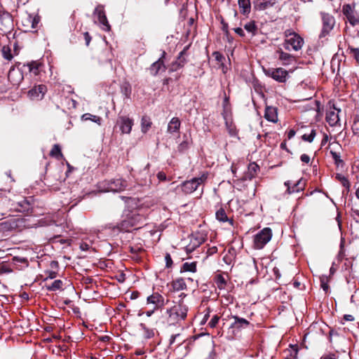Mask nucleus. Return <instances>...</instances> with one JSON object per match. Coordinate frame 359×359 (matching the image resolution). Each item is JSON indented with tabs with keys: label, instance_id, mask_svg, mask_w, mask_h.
I'll return each instance as SVG.
<instances>
[{
	"label": "nucleus",
	"instance_id": "nucleus-59",
	"mask_svg": "<svg viewBox=\"0 0 359 359\" xmlns=\"http://www.w3.org/2000/svg\"><path fill=\"white\" fill-rule=\"evenodd\" d=\"M217 283H218V284H221V285H225L226 284V281H225L224 278L222 276H218V278H217Z\"/></svg>",
	"mask_w": 359,
	"mask_h": 359
},
{
	"label": "nucleus",
	"instance_id": "nucleus-9",
	"mask_svg": "<svg viewBox=\"0 0 359 359\" xmlns=\"http://www.w3.org/2000/svg\"><path fill=\"white\" fill-rule=\"evenodd\" d=\"M188 309L186 305L179 304L168 310L170 318L175 321L184 320L187 317Z\"/></svg>",
	"mask_w": 359,
	"mask_h": 359
},
{
	"label": "nucleus",
	"instance_id": "nucleus-17",
	"mask_svg": "<svg viewBox=\"0 0 359 359\" xmlns=\"http://www.w3.org/2000/svg\"><path fill=\"white\" fill-rule=\"evenodd\" d=\"M276 3V0H253V7L256 11H264L272 7Z\"/></svg>",
	"mask_w": 359,
	"mask_h": 359
},
{
	"label": "nucleus",
	"instance_id": "nucleus-35",
	"mask_svg": "<svg viewBox=\"0 0 359 359\" xmlns=\"http://www.w3.org/2000/svg\"><path fill=\"white\" fill-rule=\"evenodd\" d=\"M216 218L217 220L222 222L228 221V217L223 208H220L216 212Z\"/></svg>",
	"mask_w": 359,
	"mask_h": 359
},
{
	"label": "nucleus",
	"instance_id": "nucleus-44",
	"mask_svg": "<svg viewBox=\"0 0 359 359\" xmlns=\"http://www.w3.org/2000/svg\"><path fill=\"white\" fill-rule=\"evenodd\" d=\"M213 56L215 57L216 61L222 63V65L223 64V61L225 60V57L222 53L215 51L213 53Z\"/></svg>",
	"mask_w": 359,
	"mask_h": 359
},
{
	"label": "nucleus",
	"instance_id": "nucleus-52",
	"mask_svg": "<svg viewBox=\"0 0 359 359\" xmlns=\"http://www.w3.org/2000/svg\"><path fill=\"white\" fill-rule=\"evenodd\" d=\"M157 178L159 181H165L166 180L167 177H166V175L165 172H158L157 174Z\"/></svg>",
	"mask_w": 359,
	"mask_h": 359
},
{
	"label": "nucleus",
	"instance_id": "nucleus-5",
	"mask_svg": "<svg viewBox=\"0 0 359 359\" xmlns=\"http://www.w3.org/2000/svg\"><path fill=\"white\" fill-rule=\"evenodd\" d=\"M93 16L95 18V22H98L102 30L109 32L111 29L110 25L104 12V6L98 5L94 10Z\"/></svg>",
	"mask_w": 359,
	"mask_h": 359
},
{
	"label": "nucleus",
	"instance_id": "nucleus-1",
	"mask_svg": "<svg viewBox=\"0 0 359 359\" xmlns=\"http://www.w3.org/2000/svg\"><path fill=\"white\" fill-rule=\"evenodd\" d=\"M145 219V215L140 213V210L131 211L121 222L117 224L116 228L120 231L128 232L133 228L140 229L144 224Z\"/></svg>",
	"mask_w": 359,
	"mask_h": 359
},
{
	"label": "nucleus",
	"instance_id": "nucleus-53",
	"mask_svg": "<svg viewBox=\"0 0 359 359\" xmlns=\"http://www.w3.org/2000/svg\"><path fill=\"white\" fill-rule=\"evenodd\" d=\"M300 159L302 162L305 163H309V161H310V157L309 156H308L307 154H302L300 157Z\"/></svg>",
	"mask_w": 359,
	"mask_h": 359
},
{
	"label": "nucleus",
	"instance_id": "nucleus-14",
	"mask_svg": "<svg viewBox=\"0 0 359 359\" xmlns=\"http://www.w3.org/2000/svg\"><path fill=\"white\" fill-rule=\"evenodd\" d=\"M117 125L122 133L129 134L133 126V121L127 116H120L117 120Z\"/></svg>",
	"mask_w": 359,
	"mask_h": 359
},
{
	"label": "nucleus",
	"instance_id": "nucleus-58",
	"mask_svg": "<svg viewBox=\"0 0 359 359\" xmlns=\"http://www.w3.org/2000/svg\"><path fill=\"white\" fill-rule=\"evenodd\" d=\"M178 337H180L179 334L172 335L171 337H170V345H172V344H174L175 341V339Z\"/></svg>",
	"mask_w": 359,
	"mask_h": 359
},
{
	"label": "nucleus",
	"instance_id": "nucleus-34",
	"mask_svg": "<svg viewBox=\"0 0 359 359\" xmlns=\"http://www.w3.org/2000/svg\"><path fill=\"white\" fill-rule=\"evenodd\" d=\"M50 155L53 157L56 158L57 160L63 157V155L61 152L60 147L58 144H54L50 152Z\"/></svg>",
	"mask_w": 359,
	"mask_h": 359
},
{
	"label": "nucleus",
	"instance_id": "nucleus-10",
	"mask_svg": "<svg viewBox=\"0 0 359 359\" xmlns=\"http://www.w3.org/2000/svg\"><path fill=\"white\" fill-rule=\"evenodd\" d=\"M342 12L352 26L359 24V14L355 11L354 5L344 4L342 7Z\"/></svg>",
	"mask_w": 359,
	"mask_h": 359
},
{
	"label": "nucleus",
	"instance_id": "nucleus-16",
	"mask_svg": "<svg viewBox=\"0 0 359 359\" xmlns=\"http://www.w3.org/2000/svg\"><path fill=\"white\" fill-rule=\"evenodd\" d=\"M46 92V86L39 85L29 90L28 95L31 99L41 100Z\"/></svg>",
	"mask_w": 359,
	"mask_h": 359
},
{
	"label": "nucleus",
	"instance_id": "nucleus-46",
	"mask_svg": "<svg viewBox=\"0 0 359 359\" xmlns=\"http://www.w3.org/2000/svg\"><path fill=\"white\" fill-rule=\"evenodd\" d=\"M320 285L324 291L327 292L328 290L327 277L323 276L320 278Z\"/></svg>",
	"mask_w": 359,
	"mask_h": 359
},
{
	"label": "nucleus",
	"instance_id": "nucleus-32",
	"mask_svg": "<svg viewBox=\"0 0 359 359\" xmlns=\"http://www.w3.org/2000/svg\"><path fill=\"white\" fill-rule=\"evenodd\" d=\"M244 28L248 33H250L252 36H255L257 34V27L255 21H250L246 23L244 25Z\"/></svg>",
	"mask_w": 359,
	"mask_h": 359
},
{
	"label": "nucleus",
	"instance_id": "nucleus-36",
	"mask_svg": "<svg viewBox=\"0 0 359 359\" xmlns=\"http://www.w3.org/2000/svg\"><path fill=\"white\" fill-rule=\"evenodd\" d=\"M330 154L334 161L335 164L339 166L343 164V160L341 158V156L339 153L333 151H330Z\"/></svg>",
	"mask_w": 359,
	"mask_h": 359
},
{
	"label": "nucleus",
	"instance_id": "nucleus-41",
	"mask_svg": "<svg viewBox=\"0 0 359 359\" xmlns=\"http://www.w3.org/2000/svg\"><path fill=\"white\" fill-rule=\"evenodd\" d=\"M315 136H316V130H312L309 135L304 134L302 136V139L304 141H306V142H313Z\"/></svg>",
	"mask_w": 359,
	"mask_h": 359
},
{
	"label": "nucleus",
	"instance_id": "nucleus-20",
	"mask_svg": "<svg viewBox=\"0 0 359 359\" xmlns=\"http://www.w3.org/2000/svg\"><path fill=\"white\" fill-rule=\"evenodd\" d=\"M234 322L231 324V327L241 330L245 328L250 325V322L245 318H240L238 316H233Z\"/></svg>",
	"mask_w": 359,
	"mask_h": 359
},
{
	"label": "nucleus",
	"instance_id": "nucleus-6",
	"mask_svg": "<svg viewBox=\"0 0 359 359\" xmlns=\"http://www.w3.org/2000/svg\"><path fill=\"white\" fill-rule=\"evenodd\" d=\"M272 237L271 229L264 228L254 237V248L255 249H262L265 245L270 241Z\"/></svg>",
	"mask_w": 359,
	"mask_h": 359
},
{
	"label": "nucleus",
	"instance_id": "nucleus-4",
	"mask_svg": "<svg viewBox=\"0 0 359 359\" xmlns=\"http://www.w3.org/2000/svg\"><path fill=\"white\" fill-rule=\"evenodd\" d=\"M208 179V174L203 172L198 177H194L190 180H187L182 184V191L185 194H191L195 191L198 186L204 183Z\"/></svg>",
	"mask_w": 359,
	"mask_h": 359
},
{
	"label": "nucleus",
	"instance_id": "nucleus-3",
	"mask_svg": "<svg viewBox=\"0 0 359 359\" xmlns=\"http://www.w3.org/2000/svg\"><path fill=\"white\" fill-rule=\"evenodd\" d=\"M285 39L283 47L287 50H290L291 48L295 51L299 50L304 45V39L297 34L286 30L285 32Z\"/></svg>",
	"mask_w": 359,
	"mask_h": 359
},
{
	"label": "nucleus",
	"instance_id": "nucleus-25",
	"mask_svg": "<svg viewBox=\"0 0 359 359\" xmlns=\"http://www.w3.org/2000/svg\"><path fill=\"white\" fill-rule=\"evenodd\" d=\"M241 13L243 15H248L251 11L250 0H238V1Z\"/></svg>",
	"mask_w": 359,
	"mask_h": 359
},
{
	"label": "nucleus",
	"instance_id": "nucleus-30",
	"mask_svg": "<svg viewBox=\"0 0 359 359\" xmlns=\"http://www.w3.org/2000/svg\"><path fill=\"white\" fill-rule=\"evenodd\" d=\"M63 283L61 280H55L50 285H46L48 291H56L62 288Z\"/></svg>",
	"mask_w": 359,
	"mask_h": 359
},
{
	"label": "nucleus",
	"instance_id": "nucleus-37",
	"mask_svg": "<svg viewBox=\"0 0 359 359\" xmlns=\"http://www.w3.org/2000/svg\"><path fill=\"white\" fill-rule=\"evenodd\" d=\"M336 178L341 182V184L346 187L348 190L350 187V183L347 178H346L344 176L341 175V174H337Z\"/></svg>",
	"mask_w": 359,
	"mask_h": 359
},
{
	"label": "nucleus",
	"instance_id": "nucleus-62",
	"mask_svg": "<svg viewBox=\"0 0 359 359\" xmlns=\"http://www.w3.org/2000/svg\"><path fill=\"white\" fill-rule=\"evenodd\" d=\"M321 359H336L334 355H327L323 357Z\"/></svg>",
	"mask_w": 359,
	"mask_h": 359
},
{
	"label": "nucleus",
	"instance_id": "nucleus-60",
	"mask_svg": "<svg viewBox=\"0 0 359 359\" xmlns=\"http://www.w3.org/2000/svg\"><path fill=\"white\" fill-rule=\"evenodd\" d=\"M84 35H85V39H86V45L88 46L90 41L91 38H90V35H89V34L88 32H86L84 34Z\"/></svg>",
	"mask_w": 359,
	"mask_h": 359
},
{
	"label": "nucleus",
	"instance_id": "nucleus-49",
	"mask_svg": "<svg viewBox=\"0 0 359 359\" xmlns=\"http://www.w3.org/2000/svg\"><path fill=\"white\" fill-rule=\"evenodd\" d=\"M249 170L250 172H254V173H256L257 171L259 170V166L257 163H251L250 165H249Z\"/></svg>",
	"mask_w": 359,
	"mask_h": 359
},
{
	"label": "nucleus",
	"instance_id": "nucleus-13",
	"mask_svg": "<svg viewBox=\"0 0 359 359\" xmlns=\"http://www.w3.org/2000/svg\"><path fill=\"white\" fill-rule=\"evenodd\" d=\"M276 57L280 61L282 65L287 66L295 62V57L290 53H285L281 48L276 51Z\"/></svg>",
	"mask_w": 359,
	"mask_h": 359
},
{
	"label": "nucleus",
	"instance_id": "nucleus-51",
	"mask_svg": "<svg viewBox=\"0 0 359 359\" xmlns=\"http://www.w3.org/2000/svg\"><path fill=\"white\" fill-rule=\"evenodd\" d=\"M90 248V245L86 242H82L80 244V249L83 251H88Z\"/></svg>",
	"mask_w": 359,
	"mask_h": 359
},
{
	"label": "nucleus",
	"instance_id": "nucleus-54",
	"mask_svg": "<svg viewBox=\"0 0 359 359\" xmlns=\"http://www.w3.org/2000/svg\"><path fill=\"white\" fill-rule=\"evenodd\" d=\"M48 276L46 279H53L56 277L57 273L53 271H49L47 272Z\"/></svg>",
	"mask_w": 359,
	"mask_h": 359
},
{
	"label": "nucleus",
	"instance_id": "nucleus-38",
	"mask_svg": "<svg viewBox=\"0 0 359 359\" xmlns=\"http://www.w3.org/2000/svg\"><path fill=\"white\" fill-rule=\"evenodd\" d=\"M192 238L196 241V245H201L205 241V237L199 233L194 234Z\"/></svg>",
	"mask_w": 359,
	"mask_h": 359
},
{
	"label": "nucleus",
	"instance_id": "nucleus-7",
	"mask_svg": "<svg viewBox=\"0 0 359 359\" xmlns=\"http://www.w3.org/2000/svg\"><path fill=\"white\" fill-rule=\"evenodd\" d=\"M264 74L279 83H285L289 78V71L282 67L264 69Z\"/></svg>",
	"mask_w": 359,
	"mask_h": 359
},
{
	"label": "nucleus",
	"instance_id": "nucleus-11",
	"mask_svg": "<svg viewBox=\"0 0 359 359\" xmlns=\"http://www.w3.org/2000/svg\"><path fill=\"white\" fill-rule=\"evenodd\" d=\"M127 182L121 178L113 179L107 182L105 191L120 192L127 187Z\"/></svg>",
	"mask_w": 359,
	"mask_h": 359
},
{
	"label": "nucleus",
	"instance_id": "nucleus-18",
	"mask_svg": "<svg viewBox=\"0 0 359 359\" xmlns=\"http://www.w3.org/2000/svg\"><path fill=\"white\" fill-rule=\"evenodd\" d=\"M285 185L287 187V191L289 194L299 192L304 189V183L299 180L296 182H292L291 181H287L285 182Z\"/></svg>",
	"mask_w": 359,
	"mask_h": 359
},
{
	"label": "nucleus",
	"instance_id": "nucleus-39",
	"mask_svg": "<svg viewBox=\"0 0 359 359\" xmlns=\"http://www.w3.org/2000/svg\"><path fill=\"white\" fill-rule=\"evenodd\" d=\"M27 20L31 22L32 24V28H36L39 22V18L38 16L32 17V15H29L27 18Z\"/></svg>",
	"mask_w": 359,
	"mask_h": 359
},
{
	"label": "nucleus",
	"instance_id": "nucleus-57",
	"mask_svg": "<svg viewBox=\"0 0 359 359\" xmlns=\"http://www.w3.org/2000/svg\"><path fill=\"white\" fill-rule=\"evenodd\" d=\"M344 319L346 321H353L354 317L352 315L350 314H346L344 316Z\"/></svg>",
	"mask_w": 359,
	"mask_h": 359
},
{
	"label": "nucleus",
	"instance_id": "nucleus-64",
	"mask_svg": "<svg viewBox=\"0 0 359 359\" xmlns=\"http://www.w3.org/2000/svg\"><path fill=\"white\" fill-rule=\"evenodd\" d=\"M18 4H21L22 5L26 4L29 0H18Z\"/></svg>",
	"mask_w": 359,
	"mask_h": 359
},
{
	"label": "nucleus",
	"instance_id": "nucleus-45",
	"mask_svg": "<svg viewBox=\"0 0 359 359\" xmlns=\"http://www.w3.org/2000/svg\"><path fill=\"white\" fill-rule=\"evenodd\" d=\"M219 318L218 316L215 315V316H212V318H211V320L208 323V325L210 327H216V325H217V323L219 322Z\"/></svg>",
	"mask_w": 359,
	"mask_h": 359
},
{
	"label": "nucleus",
	"instance_id": "nucleus-21",
	"mask_svg": "<svg viewBox=\"0 0 359 359\" xmlns=\"http://www.w3.org/2000/svg\"><path fill=\"white\" fill-rule=\"evenodd\" d=\"M181 122L177 117H173L168 125V133L172 134L177 133L180 128Z\"/></svg>",
	"mask_w": 359,
	"mask_h": 359
},
{
	"label": "nucleus",
	"instance_id": "nucleus-42",
	"mask_svg": "<svg viewBox=\"0 0 359 359\" xmlns=\"http://www.w3.org/2000/svg\"><path fill=\"white\" fill-rule=\"evenodd\" d=\"M350 51L352 57L359 63V48H351Z\"/></svg>",
	"mask_w": 359,
	"mask_h": 359
},
{
	"label": "nucleus",
	"instance_id": "nucleus-63",
	"mask_svg": "<svg viewBox=\"0 0 359 359\" xmlns=\"http://www.w3.org/2000/svg\"><path fill=\"white\" fill-rule=\"evenodd\" d=\"M155 310H156V309H154H154H153L152 310H151V311H147L146 312V315H147V316L150 317V316L154 313V311H155Z\"/></svg>",
	"mask_w": 359,
	"mask_h": 359
},
{
	"label": "nucleus",
	"instance_id": "nucleus-56",
	"mask_svg": "<svg viewBox=\"0 0 359 359\" xmlns=\"http://www.w3.org/2000/svg\"><path fill=\"white\" fill-rule=\"evenodd\" d=\"M216 353L214 349H212L208 354V357L205 359H215Z\"/></svg>",
	"mask_w": 359,
	"mask_h": 359
},
{
	"label": "nucleus",
	"instance_id": "nucleus-61",
	"mask_svg": "<svg viewBox=\"0 0 359 359\" xmlns=\"http://www.w3.org/2000/svg\"><path fill=\"white\" fill-rule=\"evenodd\" d=\"M295 135V131L294 130H290L288 132L287 137L289 139L292 138Z\"/></svg>",
	"mask_w": 359,
	"mask_h": 359
},
{
	"label": "nucleus",
	"instance_id": "nucleus-12",
	"mask_svg": "<svg viewBox=\"0 0 359 359\" xmlns=\"http://www.w3.org/2000/svg\"><path fill=\"white\" fill-rule=\"evenodd\" d=\"M165 55V52L163 51L161 56L156 62L151 64L149 69L151 75L155 76L158 73L163 72L165 71L166 67L163 61Z\"/></svg>",
	"mask_w": 359,
	"mask_h": 359
},
{
	"label": "nucleus",
	"instance_id": "nucleus-22",
	"mask_svg": "<svg viewBox=\"0 0 359 359\" xmlns=\"http://www.w3.org/2000/svg\"><path fill=\"white\" fill-rule=\"evenodd\" d=\"M226 124H228V117L231 114V106L229 104V97L225 95L223 101V111L222 113Z\"/></svg>",
	"mask_w": 359,
	"mask_h": 359
},
{
	"label": "nucleus",
	"instance_id": "nucleus-19",
	"mask_svg": "<svg viewBox=\"0 0 359 359\" xmlns=\"http://www.w3.org/2000/svg\"><path fill=\"white\" fill-rule=\"evenodd\" d=\"M189 48V46H186L179 54L176 61L172 64V68L175 70H177L179 68L184 67L185 63L187 62V51Z\"/></svg>",
	"mask_w": 359,
	"mask_h": 359
},
{
	"label": "nucleus",
	"instance_id": "nucleus-8",
	"mask_svg": "<svg viewBox=\"0 0 359 359\" xmlns=\"http://www.w3.org/2000/svg\"><path fill=\"white\" fill-rule=\"evenodd\" d=\"M321 18L323 21V28L319 35L320 38H323L328 35L335 25V19L333 15L326 13H321Z\"/></svg>",
	"mask_w": 359,
	"mask_h": 359
},
{
	"label": "nucleus",
	"instance_id": "nucleus-26",
	"mask_svg": "<svg viewBox=\"0 0 359 359\" xmlns=\"http://www.w3.org/2000/svg\"><path fill=\"white\" fill-rule=\"evenodd\" d=\"M298 346L290 344L289 348H287L285 351V358L287 359H297L298 354Z\"/></svg>",
	"mask_w": 359,
	"mask_h": 359
},
{
	"label": "nucleus",
	"instance_id": "nucleus-2",
	"mask_svg": "<svg viewBox=\"0 0 359 359\" xmlns=\"http://www.w3.org/2000/svg\"><path fill=\"white\" fill-rule=\"evenodd\" d=\"M40 64L36 61H32L27 64L21 65L20 63L17 66V69L11 68L8 72V79H13L14 76H17L16 80H13L15 84L20 83L24 78V73L29 72V74L36 76L39 73Z\"/></svg>",
	"mask_w": 359,
	"mask_h": 359
},
{
	"label": "nucleus",
	"instance_id": "nucleus-27",
	"mask_svg": "<svg viewBox=\"0 0 359 359\" xmlns=\"http://www.w3.org/2000/svg\"><path fill=\"white\" fill-rule=\"evenodd\" d=\"M137 184L143 188V190L149 189L151 184V180L149 175L144 177L137 178Z\"/></svg>",
	"mask_w": 359,
	"mask_h": 359
},
{
	"label": "nucleus",
	"instance_id": "nucleus-24",
	"mask_svg": "<svg viewBox=\"0 0 359 359\" xmlns=\"http://www.w3.org/2000/svg\"><path fill=\"white\" fill-rule=\"evenodd\" d=\"M326 121L330 126H335L339 121L338 112L330 111L327 113Z\"/></svg>",
	"mask_w": 359,
	"mask_h": 359
},
{
	"label": "nucleus",
	"instance_id": "nucleus-43",
	"mask_svg": "<svg viewBox=\"0 0 359 359\" xmlns=\"http://www.w3.org/2000/svg\"><path fill=\"white\" fill-rule=\"evenodd\" d=\"M199 246L200 245H196V241L192 238L190 243L187 246V252H192Z\"/></svg>",
	"mask_w": 359,
	"mask_h": 359
},
{
	"label": "nucleus",
	"instance_id": "nucleus-23",
	"mask_svg": "<svg viewBox=\"0 0 359 359\" xmlns=\"http://www.w3.org/2000/svg\"><path fill=\"white\" fill-rule=\"evenodd\" d=\"M265 118L271 122H276L277 121V113L276 109L274 107H267L265 109L264 114Z\"/></svg>",
	"mask_w": 359,
	"mask_h": 359
},
{
	"label": "nucleus",
	"instance_id": "nucleus-15",
	"mask_svg": "<svg viewBox=\"0 0 359 359\" xmlns=\"http://www.w3.org/2000/svg\"><path fill=\"white\" fill-rule=\"evenodd\" d=\"M147 304L154 305V309H158L165 305L163 297L158 292H154L147 299Z\"/></svg>",
	"mask_w": 359,
	"mask_h": 359
},
{
	"label": "nucleus",
	"instance_id": "nucleus-29",
	"mask_svg": "<svg viewBox=\"0 0 359 359\" xmlns=\"http://www.w3.org/2000/svg\"><path fill=\"white\" fill-rule=\"evenodd\" d=\"M81 119L83 121H91L97 123L98 125L101 124L102 118L100 116L93 115L90 113H86L82 115Z\"/></svg>",
	"mask_w": 359,
	"mask_h": 359
},
{
	"label": "nucleus",
	"instance_id": "nucleus-31",
	"mask_svg": "<svg viewBox=\"0 0 359 359\" xmlns=\"http://www.w3.org/2000/svg\"><path fill=\"white\" fill-rule=\"evenodd\" d=\"M151 121L148 116H143L141 120L142 132L146 133L151 128Z\"/></svg>",
	"mask_w": 359,
	"mask_h": 359
},
{
	"label": "nucleus",
	"instance_id": "nucleus-28",
	"mask_svg": "<svg viewBox=\"0 0 359 359\" xmlns=\"http://www.w3.org/2000/svg\"><path fill=\"white\" fill-rule=\"evenodd\" d=\"M172 286L174 290L180 291L186 288V283L182 278H178L172 281Z\"/></svg>",
	"mask_w": 359,
	"mask_h": 359
},
{
	"label": "nucleus",
	"instance_id": "nucleus-40",
	"mask_svg": "<svg viewBox=\"0 0 359 359\" xmlns=\"http://www.w3.org/2000/svg\"><path fill=\"white\" fill-rule=\"evenodd\" d=\"M2 55L6 60H11L13 58V55L9 48L4 47L2 49Z\"/></svg>",
	"mask_w": 359,
	"mask_h": 359
},
{
	"label": "nucleus",
	"instance_id": "nucleus-55",
	"mask_svg": "<svg viewBox=\"0 0 359 359\" xmlns=\"http://www.w3.org/2000/svg\"><path fill=\"white\" fill-rule=\"evenodd\" d=\"M234 32L238 34L239 36H244V31L242 28L241 27H237V28H235L234 29Z\"/></svg>",
	"mask_w": 359,
	"mask_h": 359
},
{
	"label": "nucleus",
	"instance_id": "nucleus-33",
	"mask_svg": "<svg viewBox=\"0 0 359 359\" xmlns=\"http://www.w3.org/2000/svg\"><path fill=\"white\" fill-rule=\"evenodd\" d=\"M182 271H189V272H196V262H185L182 264L181 272Z\"/></svg>",
	"mask_w": 359,
	"mask_h": 359
},
{
	"label": "nucleus",
	"instance_id": "nucleus-48",
	"mask_svg": "<svg viewBox=\"0 0 359 359\" xmlns=\"http://www.w3.org/2000/svg\"><path fill=\"white\" fill-rule=\"evenodd\" d=\"M165 266L167 268L171 267L172 264V260L170 254L167 253L165 256Z\"/></svg>",
	"mask_w": 359,
	"mask_h": 359
},
{
	"label": "nucleus",
	"instance_id": "nucleus-47",
	"mask_svg": "<svg viewBox=\"0 0 359 359\" xmlns=\"http://www.w3.org/2000/svg\"><path fill=\"white\" fill-rule=\"evenodd\" d=\"M188 147H189V142L187 140H185L179 144L178 150L180 152H184V151H186L188 149Z\"/></svg>",
	"mask_w": 359,
	"mask_h": 359
},
{
	"label": "nucleus",
	"instance_id": "nucleus-50",
	"mask_svg": "<svg viewBox=\"0 0 359 359\" xmlns=\"http://www.w3.org/2000/svg\"><path fill=\"white\" fill-rule=\"evenodd\" d=\"M351 215L357 222H359V210L351 209Z\"/></svg>",
	"mask_w": 359,
	"mask_h": 359
}]
</instances>
